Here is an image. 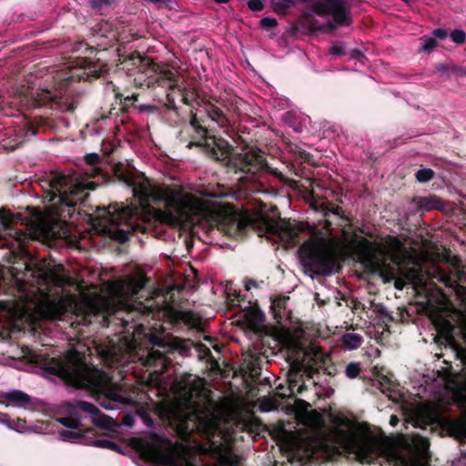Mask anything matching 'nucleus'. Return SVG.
Returning a JSON list of instances; mask_svg holds the SVG:
<instances>
[{"label":"nucleus","instance_id":"obj_49","mask_svg":"<svg viewBox=\"0 0 466 466\" xmlns=\"http://www.w3.org/2000/svg\"><path fill=\"white\" fill-rule=\"evenodd\" d=\"M220 463L223 466H237V461H233L228 455H221Z\"/></svg>","mask_w":466,"mask_h":466},{"label":"nucleus","instance_id":"obj_21","mask_svg":"<svg viewBox=\"0 0 466 466\" xmlns=\"http://www.w3.org/2000/svg\"><path fill=\"white\" fill-rule=\"evenodd\" d=\"M245 318L251 329L258 330L265 321V315L257 303L250 304L243 309Z\"/></svg>","mask_w":466,"mask_h":466},{"label":"nucleus","instance_id":"obj_19","mask_svg":"<svg viewBox=\"0 0 466 466\" xmlns=\"http://www.w3.org/2000/svg\"><path fill=\"white\" fill-rule=\"evenodd\" d=\"M320 371L329 376H335L337 374V369L329 356H322L319 364L316 366L309 365L306 368V372L311 379H313L315 375L319 374Z\"/></svg>","mask_w":466,"mask_h":466},{"label":"nucleus","instance_id":"obj_11","mask_svg":"<svg viewBox=\"0 0 466 466\" xmlns=\"http://www.w3.org/2000/svg\"><path fill=\"white\" fill-rule=\"evenodd\" d=\"M311 10L319 16L332 15L334 23L328 22L320 25L324 26V30L327 27L333 30L336 25L349 26L352 24L350 11L343 0L317 1L312 5Z\"/></svg>","mask_w":466,"mask_h":466},{"label":"nucleus","instance_id":"obj_25","mask_svg":"<svg viewBox=\"0 0 466 466\" xmlns=\"http://www.w3.org/2000/svg\"><path fill=\"white\" fill-rule=\"evenodd\" d=\"M85 161L89 165V171H86V175L95 177L101 174L102 170L96 167L100 163L101 157L96 153H89L85 156Z\"/></svg>","mask_w":466,"mask_h":466},{"label":"nucleus","instance_id":"obj_29","mask_svg":"<svg viewBox=\"0 0 466 466\" xmlns=\"http://www.w3.org/2000/svg\"><path fill=\"white\" fill-rule=\"evenodd\" d=\"M15 223L14 214L5 207L0 208V227L10 229Z\"/></svg>","mask_w":466,"mask_h":466},{"label":"nucleus","instance_id":"obj_31","mask_svg":"<svg viewBox=\"0 0 466 466\" xmlns=\"http://www.w3.org/2000/svg\"><path fill=\"white\" fill-rule=\"evenodd\" d=\"M94 445L98 448L108 449L117 453H123L122 447L115 441L108 439H96L94 441Z\"/></svg>","mask_w":466,"mask_h":466},{"label":"nucleus","instance_id":"obj_13","mask_svg":"<svg viewBox=\"0 0 466 466\" xmlns=\"http://www.w3.org/2000/svg\"><path fill=\"white\" fill-rule=\"evenodd\" d=\"M103 72L102 66L96 63L79 57L76 65L68 67V72L63 75L61 82L65 86H69L73 82L92 81L100 77Z\"/></svg>","mask_w":466,"mask_h":466},{"label":"nucleus","instance_id":"obj_6","mask_svg":"<svg viewBox=\"0 0 466 466\" xmlns=\"http://www.w3.org/2000/svg\"><path fill=\"white\" fill-rule=\"evenodd\" d=\"M205 147L210 159L235 173L255 175L268 167L265 153L258 147H250L244 153H235L233 146L226 139L214 140Z\"/></svg>","mask_w":466,"mask_h":466},{"label":"nucleus","instance_id":"obj_54","mask_svg":"<svg viewBox=\"0 0 466 466\" xmlns=\"http://www.w3.org/2000/svg\"><path fill=\"white\" fill-rule=\"evenodd\" d=\"M430 442L427 439H422L420 443V452L421 454L427 453L429 450Z\"/></svg>","mask_w":466,"mask_h":466},{"label":"nucleus","instance_id":"obj_55","mask_svg":"<svg viewBox=\"0 0 466 466\" xmlns=\"http://www.w3.org/2000/svg\"><path fill=\"white\" fill-rule=\"evenodd\" d=\"M351 57L354 58V59L360 60L362 57H364V55H363V53L360 50L353 49L351 51Z\"/></svg>","mask_w":466,"mask_h":466},{"label":"nucleus","instance_id":"obj_24","mask_svg":"<svg viewBox=\"0 0 466 466\" xmlns=\"http://www.w3.org/2000/svg\"><path fill=\"white\" fill-rule=\"evenodd\" d=\"M447 430L455 438L466 437V422L461 420H450L447 421Z\"/></svg>","mask_w":466,"mask_h":466},{"label":"nucleus","instance_id":"obj_41","mask_svg":"<svg viewBox=\"0 0 466 466\" xmlns=\"http://www.w3.org/2000/svg\"><path fill=\"white\" fill-rule=\"evenodd\" d=\"M287 299L285 298H278L272 301V309L275 312V318L280 315L281 311L286 309ZM281 319V316H279Z\"/></svg>","mask_w":466,"mask_h":466},{"label":"nucleus","instance_id":"obj_33","mask_svg":"<svg viewBox=\"0 0 466 466\" xmlns=\"http://www.w3.org/2000/svg\"><path fill=\"white\" fill-rule=\"evenodd\" d=\"M136 415L142 420L143 423L147 427L151 428L154 426V420L151 417L148 410L146 407H143V406L137 407L136 408Z\"/></svg>","mask_w":466,"mask_h":466},{"label":"nucleus","instance_id":"obj_38","mask_svg":"<svg viewBox=\"0 0 466 466\" xmlns=\"http://www.w3.org/2000/svg\"><path fill=\"white\" fill-rule=\"evenodd\" d=\"M59 436L64 441H71V440L81 441L84 438V433L81 432L80 431H74L62 430L59 432Z\"/></svg>","mask_w":466,"mask_h":466},{"label":"nucleus","instance_id":"obj_35","mask_svg":"<svg viewBox=\"0 0 466 466\" xmlns=\"http://www.w3.org/2000/svg\"><path fill=\"white\" fill-rule=\"evenodd\" d=\"M435 68L440 72H451L459 76H465L466 72L462 67L456 66H449L444 63H438L435 65Z\"/></svg>","mask_w":466,"mask_h":466},{"label":"nucleus","instance_id":"obj_53","mask_svg":"<svg viewBox=\"0 0 466 466\" xmlns=\"http://www.w3.org/2000/svg\"><path fill=\"white\" fill-rule=\"evenodd\" d=\"M257 287H258V283L254 279H248L245 281V289H246V290H250L252 288H257Z\"/></svg>","mask_w":466,"mask_h":466},{"label":"nucleus","instance_id":"obj_27","mask_svg":"<svg viewBox=\"0 0 466 466\" xmlns=\"http://www.w3.org/2000/svg\"><path fill=\"white\" fill-rule=\"evenodd\" d=\"M116 97L117 100H119V103L120 105H122V107L127 109L130 106L135 105V103L137 101L138 94L129 93L126 90L123 93L116 92Z\"/></svg>","mask_w":466,"mask_h":466},{"label":"nucleus","instance_id":"obj_42","mask_svg":"<svg viewBox=\"0 0 466 466\" xmlns=\"http://www.w3.org/2000/svg\"><path fill=\"white\" fill-rule=\"evenodd\" d=\"M452 41L458 45H461L466 40V34L461 29H455L450 34Z\"/></svg>","mask_w":466,"mask_h":466},{"label":"nucleus","instance_id":"obj_58","mask_svg":"<svg viewBox=\"0 0 466 466\" xmlns=\"http://www.w3.org/2000/svg\"><path fill=\"white\" fill-rule=\"evenodd\" d=\"M139 109L141 111H153L154 106H151L149 105H141V106H139Z\"/></svg>","mask_w":466,"mask_h":466},{"label":"nucleus","instance_id":"obj_4","mask_svg":"<svg viewBox=\"0 0 466 466\" xmlns=\"http://www.w3.org/2000/svg\"><path fill=\"white\" fill-rule=\"evenodd\" d=\"M101 218L105 221V230L107 236L124 244L129 240L132 234L149 233L158 220L156 214L140 215L135 206H120L117 203L101 208Z\"/></svg>","mask_w":466,"mask_h":466},{"label":"nucleus","instance_id":"obj_57","mask_svg":"<svg viewBox=\"0 0 466 466\" xmlns=\"http://www.w3.org/2000/svg\"><path fill=\"white\" fill-rule=\"evenodd\" d=\"M324 228L328 231L331 230L332 229V224L331 222L328 219V217H325V221H324Z\"/></svg>","mask_w":466,"mask_h":466},{"label":"nucleus","instance_id":"obj_5","mask_svg":"<svg viewBox=\"0 0 466 466\" xmlns=\"http://www.w3.org/2000/svg\"><path fill=\"white\" fill-rule=\"evenodd\" d=\"M118 61L119 68L126 71L136 86L154 88L156 86H167L174 89L177 86V74L172 69L138 51L119 55Z\"/></svg>","mask_w":466,"mask_h":466},{"label":"nucleus","instance_id":"obj_10","mask_svg":"<svg viewBox=\"0 0 466 466\" xmlns=\"http://www.w3.org/2000/svg\"><path fill=\"white\" fill-rule=\"evenodd\" d=\"M301 262L306 273L327 277L334 272L336 258L326 247L319 245L302 246Z\"/></svg>","mask_w":466,"mask_h":466},{"label":"nucleus","instance_id":"obj_48","mask_svg":"<svg viewBox=\"0 0 466 466\" xmlns=\"http://www.w3.org/2000/svg\"><path fill=\"white\" fill-rule=\"evenodd\" d=\"M329 53L334 56H342L345 54L344 46L342 44H339V43L335 44L330 47Z\"/></svg>","mask_w":466,"mask_h":466},{"label":"nucleus","instance_id":"obj_60","mask_svg":"<svg viewBox=\"0 0 466 466\" xmlns=\"http://www.w3.org/2000/svg\"><path fill=\"white\" fill-rule=\"evenodd\" d=\"M5 310H7V306H6L5 302L0 301V312L5 311Z\"/></svg>","mask_w":466,"mask_h":466},{"label":"nucleus","instance_id":"obj_44","mask_svg":"<svg viewBox=\"0 0 466 466\" xmlns=\"http://www.w3.org/2000/svg\"><path fill=\"white\" fill-rule=\"evenodd\" d=\"M93 9L100 10L110 5V0H88Z\"/></svg>","mask_w":466,"mask_h":466},{"label":"nucleus","instance_id":"obj_61","mask_svg":"<svg viewBox=\"0 0 466 466\" xmlns=\"http://www.w3.org/2000/svg\"><path fill=\"white\" fill-rule=\"evenodd\" d=\"M100 405H101L104 409H106V410H111V409H113L112 405H111V404H109V403H108V404H106V403H102V402H101V403H100Z\"/></svg>","mask_w":466,"mask_h":466},{"label":"nucleus","instance_id":"obj_8","mask_svg":"<svg viewBox=\"0 0 466 466\" xmlns=\"http://www.w3.org/2000/svg\"><path fill=\"white\" fill-rule=\"evenodd\" d=\"M68 417H61L57 421L71 430H79L81 426L78 411L88 413L92 418V422L98 428L111 430L116 426V422L108 415L102 413L93 403L85 400L66 401L63 405Z\"/></svg>","mask_w":466,"mask_h":466},{"label":"nucleus","instance_id":"obj_37","mask_svg":"<svg viewBox=\"0 0 466 466\" xmlns=\"http://www.w3.org/2000/svg\"><path fill=\"white\" fill-rule=\"evenodd\" d=\"M416 179L420 183H426L434 177V171L431 168H421L415 173Z\"/></svg>","mask_w":466,"mask_h":466},{"label":"nucleus","instance_id":"obj_64","mask_svg":"<svg viewBox=\"0 0 466 466\" xmlns=\"http://www.w3.org/2000/svg\"><path fill=\"white\" fill-rule=\"evenodd\" d=\"M459 353H460L461 355H462V357H463L464 359H466V350L461 349V350H460V352H459Z\"/></svg>","mask_w":466,"mask_h":466},{"label":"nucleus","instance_id":"obj_15","mask_svg":"<svg viewBox=\"0 0 466 466\" xmlns=\"http://www.w3.org/2000/svg\"><path fill=\"white\" fill-rule=\"evenodd\" d=\"M25 270V275H29L35 284L38 286H46L54 282L56 278V272L49 268V263L46 259L36 263L26 264Z\"/></svg>","mask_w":466,"mask_h":466},{"label":"nucleus","instance_id":"obj_12","mask_svg":"<svg viewBox=\"0 0 466 466\" xmlns=\"http://www.w3.org/2000/svg\"><path fill=\"white\" fill-rule=\"evenodd\" d=\"M152 313L151 307L146 306L143 302H137V306L127 307L126 310L119 309L114 314L105 316L103 324L108 327L114 319H116L125 329H133L135 331H138L144 329V325L138 320L144 317H148Z\"/></svg>","mask_w":466,"mask_h":466},{"label":"nucleus","instance_id":"obj_18","mask_svg":"<svg viewBox=\"0 0 466 466\" xmlns=\"http://www.w3.org/2000/svg\"><path fill=\"white\" fill-rule=\"evenodd\" d=\"M249 221L245 218H231L220 225L221 230L228 236L242 237L246 234Z\"/></svg>","mask_w":466,"mask_h":466},{"label":"nucleus","instance_id":"obj_32","mask_svg":"<svg viewBox=\"0 0 466 466\" xmlns=\"http://www.w3.org/2000/svg\"><path fill=\"white\" fill-rule=\"evenodd\" d=\"M343 344L350 350L356 349L361 342V336L356 333H346L342 337Z\"/></svg>","mask_w":466,"mask_h":466},{"label":"nucleus","instance_id":"obj_50","mask_svg":"<svg viewBox=\"0 0 466 466\" xmlns=\"http://www.w3.org/2000/svg\"><path fill=\"white\" fill-rule=\"evenodd\" d=\"M297 154H298V156H299L302 160H304V161H305V162H307V163H310V162H311V159L313 158V156H312L310 153H309V152H307V151H305V150H303V149H301V148H299V149L298 150V153H297Z\"/></svg>","mask_w":466,"mask_h":466},{"label":"nucleus","instance_id":"obj_26","mask_svg":"<svg viewBox=\"0 0 466 466\" xmlns=\"http://www.w3.org/2000/svg\"><path fill=\"white\" fill-rule=\"evenodd\" d=\"M300 24L305 25L309 33L314 34L318 31L323 32L324 26H318L317 20L312 18L310 13L303 12L299 17Z\"/></svg>","mask_w":466,"mask_h":466},{"label":"nucleus","instance_id":"obj_45","mask_svg":"<svg viewBox=\"0 0 466 466\" xmlns=\"http://www.w3.org/2000/svg\"><path fill=\"white\" fill-rule=\"evenodd\" d=\"M248 6L250 10L254 12H258L263 10L264 4L262 3L261 0H249L248 2Z\"/></svg>","mask_w":466,"mask_h":466},{"label":"nucleus","instance_id":"obj_62","mask_svg":"<svg viewBox=\"0 0 466 466\" xmlns=\"http://www.w3.org/2000/svg\"><path fill=\"white\" fill-rule=\"evenodd\" d=\"M37 127H34V126H30V131L33 135H36L37 134Z\"/></svg>","mask_w":466,"mask_h":466},{"label":"nucleus","instance_id":"obj_47","mask_svg":"<svg viewBox=\"0 0 466 466\" xmlns=\"http://www.w3.org/2000/svg\"><path fill=\"white\" fill-rule=\"evenodd\" d=\"M449 35L447 29L444 28H436L432 31V36L436 39H445Z\"/></svg>","mask_w":466,"mask_h":466},{"label":"nucleus","instance_id":"obj_40","mask_svg":"<svg viewBox=\"0 0 466 466\" xmlns=\"http://www.w3.org/2000/svg\"><path fill=\"white\" fill-rule=\"evenodd\" d=\"M296 5H289L286 2H273L272 8L275 13L281 15H286L289 13L290 7L295 6Z\"/></svg>","mask_w":466,"mask_h":466},{"label":"nucleus","instance_id":"obj_7","mask_svg":"<svg viewBox=\"0 0 466 466\" xmlns=\"http://www.w3.org/2000/svg\"><path fill=\"white\" fill-rule=\"evenodd\" d=\"M47 373L62 378L76 387H98V370L87 365L86 356L73 349L64 357L50 359L43 368Z\"/></svg>","mask_w":466,"mask_h":466},{"label":"nucleus","instance_id":"obj_51","mask_svg":"<svg viewBox=\"0 0 466 466\" xmlns=\"http://www.w3.org/2000/svg\"><path fill=\"white\" fill-rule=\"evenodd\" d=\"M145 1L147 3L158 5L159 7L165 6L168 9H171V6H170L171 1L170 0H145Z\"/></svg>","mask_w":466,"mask_h":466},{"label":"nucleus","instance_id":"obj_17","mask_svg":"<svg viewBox=\"0 0 466 466\" xmlns=\"http://www.w3.org/2000/svg\"><path fill=\"white\" fill-rule=\"evenodd\" d=\"M411 202L417 206L419 211L423 212L442 210L444 208L442 200L436 195L416 196Z\"/></svg>","mask_w":466,"mask_h":466},{"label":"nucleus","instance_id":"obj_2","mask_svg":"<svg viewBox=\"0 0 466 466\" xmlns=\"http://www.w3.org/2000/svg\"><path fill=\"white\" fill-rule=\"evenodd\" d=\"M114 173L117 179L128 187H133L134 195L138 197L145 204L153 202L164 204L166 211H158L167 219L181 217L187 206V195L180 189L170 187H151L148 179L143 173H137L135 169L118 163L114 167Z\"/></svg>","mask_w":466,"mask_h":466},{"label":"nucleus","instance_id":"obj_63","mask_svg":"<svg viewBox=\"0 0 466 466\" xmlns=\"http://www.w3.org/2000/svg\"><path fill=\"white\" fill-rule=\"evenodd\" d=\"M216 3L218 4H227L228 3L230 0H214Z\"/></svg>","mask_w":466,"mask_h":466},{"label":"nucleus","instance_id":"obj_39","mask_svg":"<svg viewBox=\"0 0 466 466\" xmlns=\"http://www.w3.org/2000/svg\"><path fill=\"white\" fill-rule=\"evenodd\" d=\"M437 46V40L433 37H426L423 36L421 38V46L420 48V51L423 52H431Z\"/></svg>","mask_w":466,"mask_h":466},{"label":"nucleus","instance_id":"obj_59","mask_svg":"<svg viewBox=\"0 0 466 466\" xmlns=\"http://www.w3.org/2000/svg\"><path fill=\"white\" fill-rule=\"evenodd\" d=\"M390 424H391L392 426H396V425H397V423L399 422V419H398V417H397L396 415H392V416L390 417Z\"/></svg>","mask_w":466,"mask_h":466},{"label":"nucleus","instance_id":"obj_1","mask_svg":"<svg viewBox=\"0 0 466 466\" xmlns=\"http://www.w3.org/2000/svg\"><path fill=\"white\" fill-rule=\"evenodd\" d=\"M39 184L45 201L50 203V215L62 222L77 218V206L88 198L87 190L96 187L94 181L80 183L74 176L60 171H51L45 178L39 179Z\"/></svg>","mask_w":466,"mask_h":466},{"label":"nucleus","instance_id":"obj_56","mask_svg":"<svg viewBox=\"0 0 466 466\" xmlns=\"http://www.w3.org/2000/svg\"><path fill=\"white\" fill-rule=\"evenodd\" d=\"M177 466H197L194 462L189 461L188 459H184L182 461L179 462Z\"/></svg>","mask_w":466,"mask_h":466},{"label":"nucleus","instance_id":"obj_23","mask_svg":"<svg viewBox=\"0 0 466 466\" xmlns=\"http://www.w3.org/2000/svg\"><path fill=\"white\" fill-rule=\"evenodd\" d=\"M5 399L12 403H15L18 406L25 407L31 402V398L26 393L15 390L5 394Z\"/></svg>","mask_w":466,"mask_h":466},{"label":"nucleus","instance_id":"obj_14","mask_svg":"<svg viewBox=\"0 0 466 466\" xmlns=\"http://www.w3.org/2000/svg\"><path fill=\"white\" fill-rule=\"evenodd\" d=\"M202 122L203 121L198 117L197 114L191 111L189 124L194 129L196 137H199V139L198 141H190L187 147L189 148L193 147L200 148L201 151L209 158V154L208 153L205 146L211 144L214 140L224 138L209 135L208 129L202 125Z\"/></svg>","mask_w":466,"mask_h":466},{"label":"nucleus","instance_id":"obj_36","mask_svg":"<svg viewBox=\"0 0 466 466\" xmlns=\"http://www.w3.org/2000/svg\"><path fill=\"white\" fill-rule=\"evenodd\" d=\"M361 368L359 362H350L345 369L346 376L350 379H356L360 376Z\"/></svg>","mask_w":466,"mask_h":466},{"label":"nucleus","instance_id":"obj_22","mask_svg":"<svg viewBox=\"0 0 466 466\" xmlns=\"http://www.w3.org/2000/svg\"><path fill=\"white\" fill-rule=\"evenodd\" d=\"M357 455L367 462L372 461L378 453L377 446L370 441H363L357 445Z\"/></svg>","mask_w":466,"mask_h":466},{"label":"nucleus","instance_id":"obj_46","mask_svg":"<svg viewBox=\"0 0 466 466\" xmlns=\"http://www.w3.org/2000/svg\"><path fill=\"white\" fill-rule=\"evenodd\" d=\"M122 424L127 427H133L135 425V416L130 413H127L122 417Z\"/></svg>","mask_w":466,"mask_h":466},{"label":"nucleus","instance_id":"obj_16","mask_svg":"<svg viewBox=\"0 0 466 466\" xmlns=\"http://www.w3.org/2000/svg\"><path fill=\"white\" fill-rule=\"evenodd\" d=\"M149 342L151 344V348L147 351L145 365L156 368L158 366H165L167 361L166 353L168 352L169 346L155 335L150 337Z\"/></svg>","mask_w":466,"mask_h":466},{"label":"nucleus","instance_id":"obj_52","mask_svg":"<svg viewBox=\"0 0 466 466\" xmlns=\"http://www.w3.org/2000/svg\"><path fill=\"white\" fill-rule=\"evenodd\" d=\"M231 193L229 191H228L227 189L223 188V189H220L219 191L218 192H213L210 194L211 197L213 198H225L228 196H230Z\"/></svg>","mask_w":466,"mask_h":466},{"label":"nucleus","instance_id":"obj_9","mask_svg":"<svg viewBox=\"0 0 466 466\" xmlns=\"http://www.w3.org/2000/svg\"><path fill=\"white\" fill-rule=\"evenodd\" d=\"M178 431L185 438L197 433L210 442L212 447L218 450L221 449V444H217L213 441V438L219 431V428L217 420L211 415L203 414L198 411L189 412L181 419L178 424Z\"/></svg>","mask_w":466,"mask_h":466},{"label":"nucleus","instance_id":"obj_20","mask_svg":"<svg viewBox=\"0 0 466 466\" xmlns=\"http://www.w3.org/2000/svg\"><path fill=\"white\" fill-rule=\"evenodd\" d=\"M58 98L48 89H39L31 94V104L34 107H51Z\"/></svg>","mask_w":466,"mask_h":466},{"label":"nucleus","instance_id":"obj_3","mask_svg":"<svg viewBox=\"0 0 466 466\" xmlns=\"http://www.w3.org/2000/svg\"><path fill=\"white\" fill-rule=\"evenodd\" d=\"M360 254L366 272L378 275L383 283L394 281V288L398 290H402L409 284L416 285L422 281L419 268L403 267L399 261L388 263V248L380 242L361 238Z\"/></svg>","mask_w":466,"mask_h":466},{"label":"nucleus","instance_id":"obj_34","mask_svg":"<svg viewBox=\"0 0 466 466\" xmlns=\"http://www.w3.org/2000/svg\"><path fill=\"white\" fill-rule=\"evenodd\" d=\"M180 91H181V96H182L181 101L185 105L192 106L193 103L197 102V104L198 106H200V104L198 102V94H197L196 90H194V89L187 90L186 88H183Z\"/></svg>","mask_w":466,"mask_h":466},{"label":"nucleus","instance_id":"obj_30","mask_svg":"<svg viewBox=\"0 0 466 466\" xmlns=\"http://www.w3.org/2000/svg\"><path fill=\"white\" fill-rule=\"evenodd\" d=\"M329 206H331L330 203L322 205V210H323L324 217H329L330 214H333V215L339 217V218L343 219L344 221L350 222V218L345 215L341 207H339V206L329 207Z\"/></svg>","mask_w":466,"mask_h":466},{"label":"nucleus","instance_id":"obj_28","mask_svg":"<svg viewBox=\"0 0 466 466\" xmlns=\"http://www.w3.org/2000/svg\"><path fill=\"white\" fill-rule=\"evenodd\" d=\"M206 111L208 116L215 122L218 124H223L226 120V116L223 111L215 106L214 104L208 102L206 106Z\"/></svg>","mask_w":466,"mask_h":466},{"label":"nucleus","instance_id":"obj_43","mask_svg":"<svg viewBox=\"0 0 466 466\" xmlns=\"http://www.w3.org/2000/svg\"><path fill=\"white\" fill-rule=\"evenodd\" d=\"M259 24L261 27L269 30L275 28L278 25V21L276 18L267 16L262 18Z\"/></svg>","mask_w":466,"mask_h":466}]
</instances>
